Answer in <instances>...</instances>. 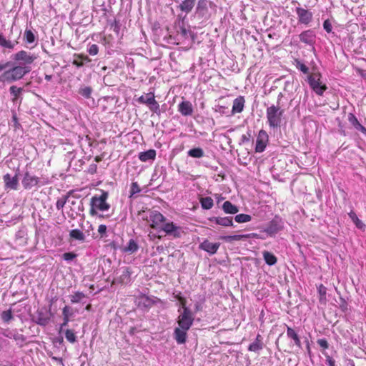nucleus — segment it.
Here are the masks:
<instances>
[{"mask_svg": "<svg viewBox=\"0 0 366 366\" xmlns=\"http://www.w3.org/2000/svg\"><path fill=\"white\" fill-rule=\"evenodd\" d=\"M154 101H156L155 97L152 92L147 94L146 96L142 95L137 99V102L139 104H146L147 106L152 104L153 102H154Z\"/></svg>", "mask_w": 366, "mask_h": 366, "instance_id": "obj_29", "label": "nucleus"}, {"mask_svg": "<svg viewBox=\"0 0 366 366\" xmlns=\"http://www.w3.org/2000/svg\"><path fill=\"white\" fill-rule=\"evenodd\" d=\"M78 93L86 99L91 97L92 89L91 86H82L79 88Z\"/></svg>", "mask_w": 366, "mask_h": 366, "instance_id": "obj_41", "label": "nucleus"}, {"mask_svg": "<svg viewBox=\"0 0 366 366\" xmlns=\"http://www.w3.org/2000/svg\"><path fill=\"white\" fill-rule=\"evenodd\" d=\"M220 247L219 242H210L208 239H204L200 244L199 245V248L202 249L207 252H208L210 255L214 254L219 247Z\"/></svg>", "mask_w": 366, "mask_h": 366, "instance_id": "obj_17", "label": "nucleus"}, {"mask_svg": "<svg viewBox=\"0 0 366 366\" xmlns=\"http://www.w3.org/2000/svg\"><path fill=\"white\" fill-rule=\"evenodd\" d=\"M153 301L148 297L142 295L139 298V306L149 307L152 305Z\"/></svg>", "mask_w": 366, "mask_h": 366, "instance_id": "obj_39", "label": "nucleus"}, {"mask_svg": "<svg viewBox=\"0 0 366 366\" xmlns=\"http://www.w3.org/2000/svg\"><path fill=\"white\" fill-rule=\"evenodd\" d=\"M244 98L242 96H239L233 101L232 109L231 111V115H234L236 113H240L243 111L244 107Z\"/></svg>", "mask_w": 366, "mask_h": 366, "instance_id": "obj_22", "label": "nucleus"}, {"mask_svg": "<svg viewBox=\"0 0 366 366\" xmlns=\"http://www.w3.org/2000/svg\"><path fill=\"white\" fill-rule=\"evenodd\" d=\"M347 119L349 122L354 127L355 129L366 134V128L359 122L357 117L352 113H349Z\"/></svg>", "mask_w": 366, "mask_h": 366, "instance_id": "obj_25", "label": "nucleus"}, {"mask_svg": "<svg viewBox=\"0 0 366 366\" xmlns=\"http://www.w3.org/2000/svg\"><path fill=\"white\" fill-rule=\"evenodd\" d=\"M138 157L144 162L149 160H154L156 157V151L154 149H149L147 151L140 152Z\"/></svg>", "mask_w": 366, "mask_h": 366, "instance_id": "obj_27", "label": "nucleus"}, {"mask_svg": "<svg viewBox=\"0 0 366 366\" xmlns=\"http://www.w3.org/2000/svg\"><path fill=\"white\" fill-rule=\"evenodd\" d=\"M195 1L196 0H184L178 7L182 11L189 14L193 9Z\"/></svg>", "mask_w": 366, "mask_h": 366, "instance_id": "obj_28", "label": "nucleus"}, {"mask_svg": "<svg viewBox=\"0 0 366 366\" xmlns=\"http://www.w3.org/2000/svg\"><path fill=\"white\" fill-rule=\"evenodd\" d=\"M250 137H251L250 132H248L247 134H243L241 137V142H240V144L249 142Z\"/></svg>", "mask_w": 366, "mask_h": 366, "instance_id": "obj_60", "label": "nucleus"}, {"mask_svg": "<svg viewBox=\"0 0 366 366\" xmlns=\"http://www.w3.org/2000/svg\"><path fill=\"white\" fill-rule=\"evenodd\" d=\"M160 232H165V234L172 238H179L183 233L182 227L177 226L174 222H164Z\"/></svg>", "mask_w": 366, "mask_h": 366, "instance_id": "obj_12", "label": "nucleus"}, {"mask_svg": "<svg viewBox=\"0 0 366 366\" xmlns=\"http://www.w3.org/2000/svg\"><path fill=\"white\" fill-rule=\"evenodd\" d=\"M295 12L300 24L308 25L312 21L313 14L310 11L302 7H297Z\"/></svg>", "mask_w": 366, "mask_h": 366, "instance_id": "obj_14", "label": "nucleus"}, {"mask_svg": "<svg viewBox=\"0 0 366 366\" xmlns=\"http://www.w3.org/2000/svg\"><path fill=\"white\" fill-rule=\"evenodd\" d=\"M340 302L339 303V308L343 312H347L348 311V304L347 301L342 297L340 298Z\"/></svg>", "mask_w": 366, "mask_h": 366, "instance_id": "obj_51", "label": "nucleus"}, {"mask_svg": "<svg viewBox=\"0 0 366 366\" xmlns=\"http://www.w3.org/2000/svg\"><path fill=\"white\" fill-rule=\"evenodd\" d=\"M30 317L32 322L41 327H45L49 323L51 318L53 317V314L50 307L49 310L42 307L37 310L36 312L34 315H31Z\"/></svg>", "mask_w": 366, "mask_h": 366, "instance_id": "obj_4", "label": "nucleus"}, {"mask_svg": "<svg viewBox=\"0 0 366 366\" xmlns=\"http://www.w3.org/2000/svg\"><path fill=\"white\" fill-rule=\"evenodd\" d=\"M141 192V189L139 188V184L137 182H132L131 184V189H130V196H133L135 194H137Z\"/></svg>", "mask_w": 366, "mask_h": 366, "instance_id": "obj_52", "label": "nucleus"}, {"mask_svg": "<svg viewBox=\"0 0 366 366\" xmlns=\"http://www.w3.org/2000/svg\"><path fill=\"white\" fill-rule=\"evenodd\" d=\"M188 156L194 157V158H201L204 157V152L203 149L200 147H196L191 149L187 152Z\"/></svg>", "mask_w": 366, "mask_h": 366, "instance_id": "obj_37", "label": "nucleus"}, {"mask_svg": "<svg viewBox=\"0 0 366 366\" xmlns=\"http://www.w3.org/2000/svg\"><path fill=\"white\" fill-rule=\"evenodd\" d=\"M24 39L27 44H33L36 41V36L30 29H26L24 34Z\"/></svg>", "mask_w": 366, "mask_h": 366, "instance_id": "obj_38", "label": "nucleus"}, {"mask_svg": "<svg viewBox=\"0 0 366 366\" xmlns=\"http://www.w3.org/2000/svg\"><path fill=\"white\" fill-rule=\"evenodd\" d=\"M287 335L289 338H291L294 340L295 345H297L299 348H302L300 339L297 333L292 328L287 327Z\"/></svg>", "mask_w": 366, "mask_h": 366, "instance_id": "obj_32", "label": "nucleus"}, {"mask_svg": "<svg viewBox=\"0 0 366 366\" xmlns=\"http://www.w3.org/2000/svg\"><path fill=\"white\" fill-rule=\"evenodd\" d=\"M131 274L129 267H123L122 274L116 279V282L122 285H127L131 281Z\"/></svg>", "mask_w": 366, "mask_h": 366, "instance_id": "obj_24", "label": "nucleus"}, {"mask_svg": "<svg viewBox=\"0 0 366 366\" xmlns=\"http://www.w3.org/2000/svg\"><path fill=\"white\" fill-rule=\"evenodd\" d=\"M323 28L327 33L332 32V26L329 19H327L323 22Z\"/></svg>", "mask_w": 366, "mask_h": 366, "instance_id": "obj_57", "label": "nucleus"}, {"mask_svg": "<svg viewBox=\"0 0 366 366\" xmlns=\"http://www.w3.org/2000/svg\"><path fill=\"white\" fill-rule=\"evenodd\" d=\"M208 4L210 8L216 7L213 2H208L207 0H199L197 2L195 14L199 19H201L203 21L208 20L211 16L209 12Z\"/></svg>", "mask_w": 366, "mask_h": 366, "instance_id": "obj_10", "label": "nucleus"}, {"mask_svg": "<svg viewBox=\"0 0 366 366\" xmlns=\"http://www.w3.org/2000/svg\"><path fill=\"white\" fill-rule=\"evenodd\" d=\"M321 74L314 73L307 76V81L311 89L319 96H322L327 86L320 81Z\"/></svg>", "mask_w": 366, "mask_h": 366, "instance_id": "obj_7", "label": "nucleus"}, {"mask_svg": "<svg viewBox=\"0 0 366 366\" xmlns=\"http://www.w3.org/2000/svg\"><path fill=\"white\" fill-rule=\"evenodd\" d=\"M112 27H113L114 31L118 34L120 29L119 22L117 21H114V22L112 24Z\"/></svg>", "mask_w": 366, "mask_h": 366, "instance_id": "obj_63", "label": "nucleus"}, {"mask_svg": "<svg viewBox=\"0 0 366 366\" xmlns=\"http://www.w3.org/2000/svg\"><path fill=\"white\" fill-rule=\"evenodd\" d=\"M12 64V61H7V62H5V63H0V71L6 69H8L9 67H10Z\"/></svg>", "mask_w": 366, "mask_h": 366, "instance_id": "obj_62", "label": "nucleus"}, {"mask_svg": "<svg viewBox=\"0 0 366 366\" xmlns=\"http://www.w3.org/2000/svg\"><path fill=\"white\" fill-rule=\"evenodd\" d=\"M144 219L150 223L149 225L152 229L160 232L162 227L165 222L166 218L159 212L152 210L149 212V216L144 218Z\"/></svg>", "mask_w": 366, "mask_h": 366, "instance_id": "obj_9", "label": "nucleus"}, {"mask_svg": "<svg viewBox=\"0 0 366 366\" xmlns=\"http://www.w3.org/2000/svg\"><path fill=\"white\" fill-rule=\"evenodd\" d=\"M19 174V169L17 168L16 173L14 177H11L9 174H6L3 176L5 189L16 190L18 189Z\"/></svg>", "mask_w": 366, "mask_h": 366, "instance_id": "obj_13", "label": "nucleus"}, {"mask_svg": "<svg viewBox=\"0 0 366 366\" xmlns=\"http://www.w3.org/2000/svg\"><path fill=\"white\" fill-rule=\"evenodd\" d=\"M284 112L285 109H280L279 107H274V105L267 109L266 116L269 127L274 129L280 127Z\"/></svg>", "mask_w": 366, "mask_h": 366, "instance_id": "obj_3", "label": "nucleus"}, {"mask_svg": "<svg viewBox=\"0 0 366 366\" xmlns=\"http://www.w3.org/2000/svg\"><path fill=\"white\" fill-rule=\"evenodd\" d=\"M87 51L90 55H97L99 52V47L97 44H92L88 48Z\"/></svg>", "mask_w": 366, "mask_h": 366, "instance_id": "obj_54", "label": "nucleus"}, {"mask_svg": "<svg viewBox=\"0 0 366 366\" xmlns=\"http://www.w3.org/2000/svg\"><path fill=\"white\" fill-rule=\"evenodd\" d=\"M69 319L73 315V312L71 311V308L69 306H65L62 310V315L65 317V315Z\"/></svg>", "mask_w": 366, "mask_h": 366, "instance_id": "obj_58", "label": "nucleus"}, {"mask_svg": "<svg viewBox=\"0 0 366 366\" xmlns=\"http://www.w3.org/2000/svg\"><path fill=\"white\" fill-rule=\"evenodd\" d=\"M9 68V69L8 70L0 75V81H7L9 83L16 81L22 79L32 69V68H29V66H22L15 64L14 62H12L11 66Z\"/></svg>", "mask_w": 366, "mask_h": 366, "instance_id": "obj_1", "label": "nucleus"}, {"mask_svg": "<svg viewBox=\"0 0 366 366\" xmlns=\"http://www.w3.org/2000/svg\"><path fill=\"white\" fill-rule=\"evenodd\" d=\"M73 192V191H69L66 195L64 196L63 197L61 198H59L58 199V200L56 201V207L57 209H62L65 204L66 203V202L68 201V199L69 197V195Z\"/></svg>", "mask_w": 366, "mask_h": 366, "instance_id": "obj_40", "label": "nucleus"}, {"mask_svg": "<svg viewBox=\"0 0 366 366\" xmlns=\"http://www.w3.org/2000/svg\"><path fill=\"white\" fill-rule=\"evenodd\" d=\"M85 297V295L81 292H76L74 295L70 296L71 303H78Z\"/></svg>", "mask_w": 366, "mask_h": 366, "instance_id": "obj_44", "label": "nucleus"}, {"mask_svg": "<svg viewBox=\"0 0 366 366\" xmlns=\"http://www.w3.org/2000/svg\"><path fill=\"white\" fill-rule=\"evenodd\" d=\"M1 317L4 322L9 323L14 318L11 309L3 311L1 314Z\"/></svg>", "mask_w": 366, "mask_h": 366, "instance_id": "obj_43", "label": "nucleus"}, {"mask_svg": "<svg viewBox=\"0 0 366 366\" xmlns=\"http://www.w3.org/2000/svg\"><path fill=\"white\" fill-rule=\"evenodd\" d=\"M189 330L182 329L181 327H176L174 330L173 337L179 345L184 344L187 338V331Z\"/></svg>", "mask_w": 366, "mask_h": 366, "instance_id": "obj_18", "label": "nucleus"}, {"mask_svg": "<svg viewBox=\"0 0 366 366\" xmlns=\"http://www.w3.org/2000/svg\"><path fill=\"white\" fill-rule=\"evenodd\" d=\"M109 197L108 192L102 190L100 196H93L90 201L89 214L94 217L97 214V210L107 211L110 208V204L107 202Z\"/></svg>", "mask_w": 366, "mask_h": 366, "instance_id": "obj_2", "label": "nucleus"}, {"mask_svg": "<svg viewBox=\"0 0 366 366\" xmlns=\"http://www.w3.org/2000/svg\"><path fill=\"white\" fill-rule=\"evenodd\" d=\"M49 183L45 178H39L36 176L31 175L29 171H26L21 181L23 187L25 189H31L36 186H43Z\"/></svg>", "mask_w": 366, "mask_h": 366, "instance_id": "obj_6", "label": "nucleus"}, {"mask_svg": "<svg viewBox=\"0 0 366 366\" xmlns=\"http://www.w3.org/2000/svg\"><path fill=\"white\" fill-rule=\"evenodd\" d=\"M208 219L211 222H214L216 224L221 225L223 227L233 226V218L232 217H209Z\"/></svg>", "mask_w": 366, "mask_h": 366, "instance_id": "obj_20", "label": "nucleus"}, {"mask_svg": "<svg viewBox=\"0 0 366 366\" xmlns=\"http://www.w3.org/2000/svg\"><path fill=\"white\" fill-rule=\"evenodd\" d=\"M348 216L358 229H364L365 228V224L357 217L353 211L349 212Z\"/></svg>", "mask_w": 366, "mask_h": 366, "instance_id": "obj_35", "label": "nucleus"}, {"mask_svg": "<svg viewBox=\"0 0 366 366\" xmlns=\"http://www.w3.org/2000/svg\"><path fill=\"white\" fill-rule=\"evenodd\" d=\"M258 237L257 234L250 233V234H234V235L224 236L222 237V239H224L227 242H231L233 241L246 240L251 237Z\"/></svg>", "mask_w": 366, "mask_h": 366, "instance_id": "obj_21", "label": "nucleus"}, {"mask_svg": "<svg viewBox=\"0 0 366 366\" xmlns=\"http://www.w3.org/2000/svg\"><path fill=\"white\" fill-rule=\"evenodd\" d=\"M194 320V314L187 307L183 306V311L177 318L178 327L182 329L189 330Z\"/></svg>", "mask_w": 366, "mask_h": 366, "instance_id": "obj_8", "label": "nucleus"}, {"mask_svg": "<svg viewBox=\"0 0 366 366\" xmlns=\"http://www.w3.org/2000/svg\"><path fill=\"white\" fill-rule=\"evenodd\" d=\"M299 38L301 42L315 49L314 45L315 44L316 34L314 31L311 29L304 31L299 35Z\"/></svg>", "mask_w": 366, "mask_h": 366, "instance_id": "obj_15", "label": "nucleus"}, {"mask_svg": "<svg viewBox=\"0 0 366 366\" xmlns=\"http://www.w3.org/2000/svg\"><path fill=\"white\" fill-rule=\"evenodd\" d=\"M263 348V342H253L248 347V350L257 352Z\"/></svg>", "mask_w": 366, "mask_h": 366, "instance_id": "obj_45", "label": "nucleus"}, {"mask_svg": "<svg viewBox=\"0 0 366 366\" xmlns=\"http://www.w3.org/2000/svg\"><path fill=\"white\" fill-rule=\"evenodd\" d=\"M77 257V254L74 252H65L62 255V258L65 261H71Z\"/></svg>", "mask_w": 366, "mask_h": 366, "instance_id": "obj_53", "label": "nucleus"}, {"mask_svg": "<svg viewBox=\"0 0 366 366\" xmlns=\"http://www.w3.org/2000/svg\"><path fill=\"white\" fill-rule=\"evenodd\" d=\"M17 44L18 41L16 40H7L2 34H0V46H1L2 47L12 49Z\"/></svg>", "mask_w": 366, "mask_h": 366, "instance_id": "obj_33", "label": "nucleus"}, {"mask_svg": "<svg viewBox=\"0 0 366 366\" xmlns=\"http://www.w3.org/2000/svg\"><path fill=\"white\" fill-rule=\"evenodd\" d=\"M11 58L14 63L18 65L31 68V64L36 59V56L24 50H21L12 54Z\"/></svg>", "mask_w": 366, "mask_h": 366, "instance_id": "obj_5", "label": "nucleus"}, {"mask_svg": "<svg viewBox=\"0 0 366 366\" xmlns=\"http://www.w3.org/2000/svg\"><path fill=\"white\" fill-rule=\"evenodd\" d=\"M178 111L183 116H190L193 113L192 103L189 101H183L178 105Z\"/></svg>", "mask_w": 366, "mask_h": 366, "instance_id": "obj_23", "label": "nucleus"}, {"mask_svg": "<svg viewBox=\"0 0 366 366\" xmlns=\"http://www.w3.org/2000/svg\"><path fill=\"white\" fill-rule=\"evenodd\" d=\"M65 337L71 343H74L76 341V336L71 330H66L65 331Z\"/></svg>", "mask_w": 366, "mask_h": 366, "instance_id": "obj_47", "label": "nucleus"}, {"mask_svg": "<svg viewBox=\"0 0 366 366\" xmlns=\"http://www.w3.org/2000/svg\"><path fill=\"white\" fill-rule=\"evenodd\" d=\"M322 354L325 356L326 363L328 366H335V360L331 356L325 352H322Z\"/></svg>", "mask_w": 366, "mask_h": 366, "instance_id": "obj_55", "label": "nucleus"}, {"mask_svg": "<svg viewBox=\"0 0 366 366\" xmlns=\"http://www.w3.org/2000/svg\"><path fill=\"white\" fill-rule=\"evenodd\" d=\"M12 122H14V127L15 129H18L21 127V125L18 121V118L16 114L12 116Z\"/></svg>", "mask_w": 366, "mask_h": 366, "instance_id": "obj_59", "label": "nucleus"}, {"mask_svg": "<svg viewBox=\"0 0 366 366\" xmlns=\"http://www.w3.org/2000/svg\"><path fill=\"white\" fill-rule=\"evenodd\" d=\"M252 217L247 214H239L234 217V220L238 223H244L251 221Z\"/></svg>", "mask_w": 366, "mask_h": 366, "instance_id": "obj_42", "label": "nucleus"}, {"mask_svg": "<svg viewBox=\"0 0 366 366\" xmlns=\"http://www.w3.org/2000/svg\"><path fill=\"white\" fill-rule=\"evenodd\" d=\"M149 108V110L156 114L157 115L159 116L161 114V109L159 103L157 101H154L152 104L148 106Z\"/></svg>", "mask_w": 366, "mask_h": 366, "instance_id": "obj_48", "label": "nucleus"}, {"mask_svg": "<svg viewBox=\"0 0 366 366\" xmlns=\"http://www.w3.org/2000/svg\"><path fill=\"white\" fill-rule=\"evenodd\" d=\"M222 209L226 214H234L239 212L238 207L229 201H226L222 205Z\"/></svg>", "mask_w": 366, "mask_h": 366, "instance_id": "obj_30", "label": "nucleus"}, {"mask_svg": "<svg viewBox=\"0 0 366 366\" xmlns=\"http://www.w3.org/2000/svg\"><path fill=\"white\" fill-rule=\"evenodd\" d=\"M23 91V89L21 88V87H17L16 86H11L10 88H9V92H10V94L14 97V98H17L19 94L21 93V92Z\"/></svg>", "mask_w": 366, "mask_h": 366, "instance_id": "obj_50", "label": "nucleus"}, {"mask_svg": "<svg viewBox=\"0 0 366 366\" xmlns=\"http://www.w3.org/2000/svg\"><path fill=\"white\" fill-rule=\"evenodd\" d=\"M268 134L266 132V131L261 129L259 132L257 141H256V145H255V152H262L267 146V143L268 142Z\"/></svg>", "mask_w": 366, "mask_h": 366, "instance_id": "obj_16", "label": "nucleus"}, {"mask_svg": "<svg viewBox=\"0 0 366 366\" xmlns=\"http://www.w3.org/2000/svg\"><path fill=\"white\" fill-rule=\"evenodd\" d=\"M317 343L323 349H328L329 348V343L327 340L325 338L322 339H318L317 340Z\"/></svg>", "mask_w": 366, "mask_h": 366, "instance_id": "obj_56", "label": "nucleus"}, {"mask_svg": "<svg viewBox=\"0 0 366 366\" xmlns=\"http://www.w3.org/2000/svg\"><path fill=\"white\" fill-rule=\"evenodd\" d=\"M282 98L283 94L280 93L277 97V105H274V107H279L280 109H282V107L283 106Z\"/></svg>", "mask_w": 366, "mask_h": 366, "instance_id": "obj_61", "label": "nucleus"}, {"mask_svg": "<svg viewBox=\"0 0 366 366\" xmlns=\"http://www.w3.org/2000/svg\"><path fill=\"white\" fill-rule=\"evenodd\" d=\"M199 202L204 209H210L214 205L213 199L210 197H201Z\"/></svg>", "mask_w": 366, "mask_h": 366, "instance_id": "obj_36", "label": "nucleus"}, {"mask_svg": "<svg viewBox=\"0 0 366 366\" xmlns=\"http://www.w3.org/2000/svg\"><path fill=\"white\" fill-rule=\"evenodd\" d=\"M318 293L320 295V301L323 302L326 300L327 288L323 285L318 287Z\"/></svg>", "mask_w": 366, "mask_h": 366, "instance_id": "obj_49", "label": "nucleus"}, {"mask_svg": "<svg viewBox=\"0 0 366 366\" xmlns=\"http://www.w3.org/2000/svg\"><path fill=\"white\" fill-rule=\"evenodd\" d=\"M175 29L177 34L181 35L184 39H187L189 35L194 36L192 32L189 30H187L184 25V20L178 19L175 22Z\"/></svg>", "mask_w": 366, "mask_h": 366, "instance_id": "obj_19", "label": "nucleus"}, {"mask_svg": "<svg viewBox=\"0 0 366 366\" xmlns=\"http://www.w3.org/2000/svg\"><path fill=\"white\" fill-rule=\"evenodd\" d=\"M283 229V219L280 216L275 215L274 217L267 224L263 232H266L269 236L272 237Z\"/></svg>", "mask_w": 366, "mask_h": 366, "instance_id": "obj_11", "label": "nucleus"}, {"mask_svg": "<svg viewBox=\"0 0 366 366\" xmlns=\"http://www.w3.org/2000/svg\"><path fill=\"white\" fill-rule=\"evenodd\" d=\"M138 249L139 245L137 243V242L133 239H130L129 242L127 243V245L122 249V252L129 254H133L136 252Z\"/></svg>", "mask_w": 366, "mask_h": 366, "instance_id": "obj_31", "label": "nucleus"}, {"mask_svg": "<svg viewBox=\"0 0 366 366\" xmlns=\"http://www.w3.org/2000/svg\"><path fill=\"white\" fill-rule=\"evenodd\" d=\"M262 254L263 258L268 265L272 266L277 263V259L272 252H269L268 251H264Z\"/></svg>", "mask_w": 366, "mask_h": 366, "instance_id": "obj_34", "label": "nucleus"}, {"mask_svg": "<svg viewBox=\"0 0 366 366\" xmlns=\"http://www.w3.org/2000/svg\"><path fill=\"white\" fill-rule=\"evenodd\" d=\"M69 237L72 240H77L81 243L86 241V235L79 229H71L69 232Z\"/></svg>", "mask_w": 366, "mask_h": 366, "instance_id": "obj_26", "label": "nucleus"}, {"mask_svg": "<svg viewBox=\"0 0 366 366\" xmlns=\"http://www.w3.org/2000/svg\"><path fill=\"white\" fill-rule=\"evenodd\" d=\"M295 66L297 69L300 70L303 74L309 73V68L299 59H295Z\"/></svg>", "mask_w": 366, "mask_h": 366, "instance_id": "obj_46", "label": "nucleus"}, {"mask_svg": "<svg viewBox=\"0 0 366 366\" xmlns=\"http://www.w3.org/2000/svg\"><path fill=\"white\" fill-rule=\"evenodd\" d=\"M107 232V226L104 224H100L98 228V232L101 234H105Z\"/></svg>", "mask_w": 366, "mask_h": 366, "instance_id": "obj_64", "label": "nucleus"}]
</instances>
